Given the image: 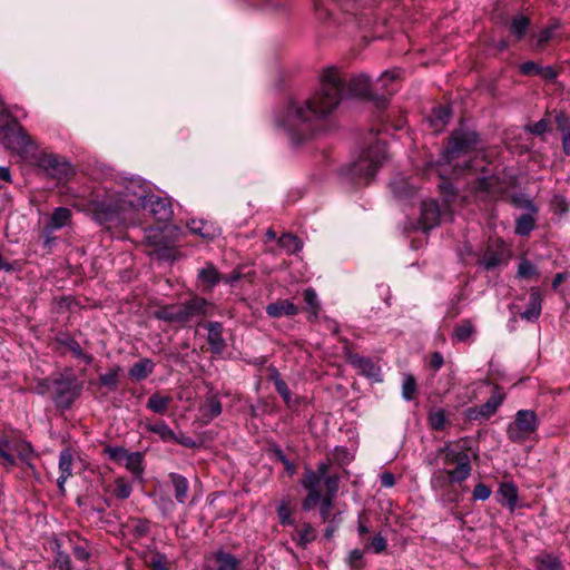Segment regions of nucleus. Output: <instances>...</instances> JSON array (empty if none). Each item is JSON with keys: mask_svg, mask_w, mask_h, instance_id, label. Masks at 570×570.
I'll return each mask as SVG.
<instances>
[{"mask_svg": "<svg viewBox=\"0 0 570 570\" xmlns=\"http://www.w3.org/2000/svg\"><path fill=\"white\" fill-rule=\"evenodd\" d=\"M187 226L193 234L200 236L203 239L212 240L216 237L214 226L202 219H191Z\"/></svg>", "mask_w": 570, "mask_h": 570, "instance_id": "nucleus-28", "label": "nucleus"}, {"mask_svg": "<svg viewBox=\"0 0 570 570\" xmlns=\"http://www.w3.org/2000/svg\"><path fill=\"white\" fill-rule=\"evenodd\" d=\"M502 501L507 503L510 510H514L518 502V489L513 483H502L498 490Z\"/></svg>", "mask_w": 570, "mask_h": 570, "instance_id": "nucleus-35", "label": "nucleus"}, {"mask_svg": "<svg viewBox=\"0 0 570 570\" xmlns=\"http://www.w3.org/2000/svg\"><path fill=\"white\" fill-rule=\"evenodd\" d=\"M156 238L157 235L148 236L149 244L154 246L153 250L150 252V255L159 261H174L176 257L175 247L171 245L163 244L161 242H158Z\"/></svg>", "mask_w": 570, "mask_h": 570, "instance_id": "nucleus-22", "label": "nucleus"}, {"mask_svg": "<svg viewBox=\"0 0 570 570\" xmlns=\"http://www.w3.org/2000/svg\"><path fill=\"white\" fill-rule=\"evenodd\" d=\"M72 454L70 450H62L59 454V470L60 475L71 476L72 475Z\"/></svg>", "mask_w": 570, "mask_h": 570, "instance_id": "nucleus-48", "label": "nucleus"}, {"mask_svg": "<svg viewBox=\"0 0 570 570\" xmlns=\"http://www.w3.org/2000/svg\"><path fill=\"white\" fill-rule=\"evenodd\" d=\"M178 323H187L197 316L212 315L213 305L203 297H193L177 306Z\"/></svg>", "mask_w": 570, "mask_h": 570, "instance_id": "nucleus-9", "label": "nucleus"}, {"mask_svg": "<svg viewBox=\"0 0 570 570\" xmlns=\"http://www.w3.org/2000/svg\"><path fill=\"white\" fill-rule=\"evenodd\" d=\"M131 491L130 484L124 478L116 479L114 493L118 499L125 500L129 498Z\"/></svg>", "mask_w": 570, "mask_h": 570, "instance_id": "nucleus-53", "label": "nucleus"}, {"mask_svg": "<svg viewBox=\"0 0 570 570\" xmlns=\"http://www.w3.org/2000/svg\"><path fill=\"white\" fill-rule=\"evenodd\" d=\"M504 393H501L499 386L495 385L494 391L489 400L479 406L483 420H488L498 411L504 400Z\"/></svg>", "mask_w": 570, "mask_h": 570, "instance_id": "nucleus-24", "label": "nucleus"}, {"mask_svg": "<svg viewBox=\"0 0 570 570\" xmlns=\"http://www.w3.org/2000/svg\"><path fill=\"white\" fill-rule=\"evenodd\" d=\"M126 468L136 476H140L142 468V455L139 452L129 453L126 458Z\"/></svg>", "mask_w": 570, "mask_h": 570, "instance_id": "nucleus-46", "label": "nucleus"}, {"mask_svg": "<svg viewBox=\"0 0 570 570\" xmlns=\"http://www.w3.org/2000/svg\"><path fill=\"white\" fill-rule=\"evenodd\" d=\"M121 209V206L111 205L104 200L95 205L94 217L98 223L104 224L111 220Z\"/></svg>", "mask_w": 570, "mask_h": 570, "instance_id": "nucleus-25", "label": "nucleus"}, {"mask_svg": "<svg viewBox=\"0 0 570 570\" xmlns=\"http://www.w3.org/2000/svg\"><path fill=\"white\" fill-rule=\"evenodd\" d=\"M480 137L475 131L464 128L455 129L449 138L448 146L443 151L444 160L450 164L454 158L462 154H468L476 149Z\"/></svg>", "mask_w": 570, "mask_h": 570, "instance_id": "nucleus-6", "label": "nucleus"}, {"mask_svg": "<svg viewBox=\"0 0 570 570\" xmlns=\"http://www.w3.org/2000/svg\"><path fill=\"white\" fill-rule=\"evenodd\" d=\"M178 308L177 306H166V307H163L160 308L159 311H157L155 313V316L156 318L158 320H161V321H166V322H175V323H178Z\"/></svg>", "mask_w": 570, "mask_h": 570, "instance_id": "nucleus-52", "label": "nucleus"}, {"mask_svg": "<svg viewBox=\"0 0 570 570\" xmlns=\"http://www.w3.org/2000/svg\"><path fill=\"white\" fill-rule=\"evenodd\" d=\"M148 430L159 435V438L165 442H173V440L176 439L175 432L164 421L149 425Z\"/></svg>", "mask_w": 570, "mask_h": 570, "instance_id": "nucleus-43", "label": "nucleus"}, {"mask_svg": "<svg viewBox=\"0 0 570 570\" xmlns=\"http://www.w3.org/2000/svg\"><path fill=\"white\" fill-rule=\"evenodd\" d=\"M385 158V146L379 141L365 150L360 158L352 164L350 173L353 178L358 180L363 179L367 183L374 177Z\"/></svg>", "mask_w": 570, "mask_h": 570, "instance_id": "nucleus-4", "label": "nucleus"}, {"mask_svg": "<svg viewBox=\"0 0 570 570\" xmlns=\"http://www.w3.org/2000/svg\"><path fill=\"white\" fill-rule=\"evenodd\" d=\"M363 556H364V551L361 550V549H354L350 552V556H348V564L353 568V569H361L362 568V559H363Z\"/></svg>", "mask_w": 570, "mask_h": 570, "instance_id": "nucleus-64", "label": "nucleus"}, {"mask_svg": "<svg viewBox=\"0 0 570 570\" xmlns=\"http://www.w3.org/2000/svg\"><path fill=\"white\" fill-rule=\"evenodd\" d=\"M121 367L119 365H115L109 368V371L99 376L100 385L108 389V391H116L119 386V376L121 373Z\"/></svg>", "mask_w": 570, "mask_h": 570, "instance_id": "nucleus-34", "label": "nucleus"}, {"mask_svg": "<svg viewBox=\"0 0 570 570\" xmlns=\"http://www.w3.org/2000/svg\"><path fill=\"white\" fill-rule=\"evenodd\" d=\"M275 389L278 392V394L285 400V402H289L291 400V391L286 384V382L281 379L279 376H276L274 379Z\"/></svg>", "mask_w": 570, "mask_h": 570, "instance_id": "nucleus-60", "label": "nucleus"}, {"mask_svg": "<svg viewBox=\"0 0 570 570\" xmlns=\"http://www.w3.org/2000/svg\"><path fill=\"white\" fill-rule=\"evenodd\" d=\"M537 570H562L561 560L552 554L544 553L535 558Z\"/></svg>", "mask_w": 570, "mask_h": 570, "instance_id": "nucleus-36", "label": "nucleus"}, {"mask_svg": "<svg viewBox=\"0 0 570 570\" xmlns=\"http://www.w3.org/2000/svg\"><path fill=\"white\" fill-rule=\"evenodd\" d=\"M386 539L380 533L364 540L365 550L373 551L374 553H382L386 550Z\"/></svg>", "mask_w": 570, "mask_h": 570, "instance_id": "nucleus-44", "label": "nucleus"}, {"mask_svg": "<svg viewBox=\"0 0 570 570\" xmlns=\"http://www.w3.org/2000/svg\"><path fill=\"white\" fill-rule=\"evenodd\" d=\"M347 362L358 370L360 374L375 382H381V367L370 357H364L357 353L348 352L346 354Z\"/></svg>", "mask_w": 570, "mask_h": 570, "instance_id": "nucleus-10", "label": "nucleus"}, {"mask_svg": "<svg viewBox=\"0 0 570 570\" xmlns=\"http://www.w3.org/2000/svg\"><path fill=\"white\" fill-rule=\"evenodd\" d=\"M535 227V219L532 214H523L515 220V234L528 236Z\"/></svg>", "mask_w": 570, "mask_h": 570, "instance_id": "nucleus-39", "label": "nucleus"}, {"mask_svg": "<svg viewBox=\"0 0 570 570\" xmlns=\"http://www.w3.org/2000/svg\"><path fill=\"white\" fill-rule=\"evenodd\" d=\"M125 197L126 199L124 202L131 207H142L145 209L148 208L151 215L158 222H167L173 216V206L167 198L142 193L137 198L131 199L129 198V188H127Z\"/></svg>", "mask_w": 570, "mask_h": 570, "instance_id": "nucleus-7", "label": "nucleus"}, {"mask_svg": "<svg viewBox=\"0 0 570 570\" xmlns=\"http://www.w3.org/2000/svg\"><path fill=\"white\" fill-rule=\"evenodd\" d=\"M325 488H326V494L331 495V498H335L337 491H338V483L340 479L337 475H326L323 478Z\"/></svg>", "mask_w": 570, "mask_h": 570, "instance_id": "nucleus-58", "label": "nucleus"}, {"mask_svg": "<svg viewBox=\"0 0 570 570\" xmlns=\"http://www.w3.org/2000/svg\"><path fill=\"white\" fill-rule=\"evenodd\" d=\"M240 561L229 552L217 551L206 560V570H238Z\"/></svg>", "mask_w": 570, "mask_h": 570, "instance_id": "nucleus-12", "label": "nucleus"}, {"mask_svg": "<svg viewBox=\"0 0 570 570\" xmlns=\"http://www.w3.org/2000/svg\"><path fill=\"white\" fill-rule=\"evenodd\" d=\"M439 188L444 196L445 203L449 204L455 197V188L450 180L442 178Z\"/></svg>", "mask_w": 570, "mask_h": 570, "instance_id": "nucleus-55", "label": "nucleus"}, {"mask_svg": "<svg viewBox=\"0 0 570 570\" xmlns=\"http://www.w3.org/2000/svg\"><path fill=\"white\" fill-rule=\"evenodd\" d=\"M429 424L432 430L441 431L444 429L446 419H445V412L443 410H436L429 414Z\"/></svg>", "mask_w": 570, "mask_h": 570, "instance_id": "nucleus-51", "label": "nucleus"}, {"mask_svg": "<svg viewBox=\"0 0 570 570\" xmlns=\"http://www.w3.org/2000/svg\"><path fill=\"white\" fill-rule=\"evenodd\" d=\"M344 96L379 99V91L365 75H347L335 66L327 67L321 76V86L309 98L291 101L287 119L293 127L313 129L326 119Z\"/></svg>", "mask_w": 570, "mask_h": 570, "instance_id": "nucleus-1", "label": "nucleus"}, {"mask_svg": "<svg viewBox=\"0 0 570 570\" xmlns=\"http://www.w3.org/2000/svg\"><path fill=\"white\" fill-rule=\"evenodd\" d=\"M442 210L434 199L424 200L421 204L420 224L422 229L429 230L440 224Z\"/></svg>", "mask_w": 570, "mask_h": 570, "instance_id": "nucleus-11", "label": "nucleus"}, {"mask_svg": "<svg viewBox=\"0 0 570 570\" xmlns=\"http://www.w3.org/2000/svg\"><path fill=\"white\" fill-rule=\"evenodd\" d=\"M303 297L306 304L304 309L309 314V320H316L321 311L316 292L312 287H308L303 292Z\"/></svg>", "mask_w": 570, "mask_h": 570, "instance_id": "nucleus-32", "label": "nucleus"}, {"mask_svg": "<svg viewBox=\"0 0 570 570\" xmlns=\"http://www.w3.org/2000/svg\"><path fill=\"white\" fill-rule=\"evenodd\" d=\"M57 344L68 348L76 358L82 360L87 365L94 362V356L82 351L80 344L71 336L67 334H60L56 337Z\"/></svg>", "mask_w": 570, "mask_h": 570, "instance_id": "nucleus-17", "label": "nucleus"}, {"mask_svg": "<svg viewBox=\"0 0 570 570\" xmlns=\"http://www.w3.org/2000/svg\"><path fill=\"white\" fill-rule=\"evenodd\" d=\"M277 514L279 518V522L282 524H293L294 521L292 519V511L289 509L288 502L286 500L281 501L277 508Z\"/></svg>", "mask_w": 570, "mask_h": 570, "instance_id": "nucleus-54", "label": "nucleus"}, {"mask_svg": "<svg viewBox=\"0 0 570 570\" xmlns=\"http://www.w3.org/2000/svg\"><path fill=\"white\" fill-rule=\"evenodd\" d=\"M169 479L174 488L175 499L179 503H185L188 493V481L185 476L178 473H169Z\"/></svg>", "mask_w": 570, "mask_h": 570, "instance_id": "nucleus-30", "label": "nucleus"}, {"mask_svg": "<svg viewBox=\"0 0 570 570\" xmlns=\"http://www.w3.org/2000/svg\"><path fill=\"white\" fill-rule=\"evenodd\" d=\"M171 401L173 399L170 395L154 393L148 399L147 409L158 414H165L168 411Z\"/></svg>", "mask_w": 570, "mask_h": 570, "instance_id": "nucleus-33", "label": "nucleus"}, {"mask_svg": "<svg viewBox=\"0 0 570 570\" xmlns=\"http://www.w3.org/2000/svg\"><path fill=\"white\" fill-rule=\"evenodd\" d=\"M417 392L416 380L412 374H406L402 384V396L406 401H412Z\"/></svg>", "mask_w": 570, "mask_h": 570, "instance_id": "nucleus-47", "label": "nucleus"}, {"mask_svg": "<svg viewBox=\"0 0 570 570\" xmlns=\"http://www.w3.org/2000/svg\"><path fill=\"white\" fill-rule=\"evenodd\" d=\"M333 501H334V498H331V495H324L320 501L321 502L320 514L324 522L330 517V513H331V510L333 507Z\"/></svg>", "mask_w": 570, "mask_h": 570, "instance_id": "nucleus-59", "label": "nucleus"}, {"mask_svg": "<svg viewBox=\"0 0 570 570\" xmlns=\"http://www.w3.org/2000/svg\"><path fill=\"white\" fill-rule=\"evenodd\" d=\"M155 363L150 358H142L129 368V376L136 381L147 379L154 371Z\"/></svg>", "mask_w": 570, "mask_h": 570, "instance_id": "nucleus-27", "label": "nucleus"}, {"mask_svg": "<svg viewBox=\"0 0 570 570\" xmlns=\"http://www.w3.org/2000/svg\"><path fill=\"white\" fill-rule=\"evenodd\" d=\"M46 178L62 181L73 175L71 164L52 153L40 151L31 155L29 160Z\"/></svg>", "mask_w": 570, "mask_h": 570, "instance_id": "nucleus-2", "label": "nucleus"}, {"mask_svg": "<svg viewBox=\"0 0 570 570\" xmlns=\"http://www.w3.org/2000/svg\"><path fill=\"white\" fill-rule=\"evenodd\" d=\"M452 110L450 106H439L433 108L429 121L434 131L440 132L449 124Z\"/></svg>", "mask_w": 570, "mask_h": 570, "instance_id": "nucleus-21", "label": "nucleus"}, {"mask_svg": "<svg viewBox=\"0 0 570 570\" xmlns=\"http://www.w3.org/2000/svg\"><path fill=\"white\" fill-rule=\"evenodd\" d=\"M475 334V326L471 320H462L453 328V340L456 342H468Z\"/></svg>", "mask_w": 570, "mask_h": 570, "instance_id": "nucleus-31", "label": "nucleus"}, {"mask_svg": "<svg viewBox=\"0 0 570 570\" xmlns=\"http://www.w3.org/2000/svg\"><path fill=\"white\" fill-rule=\"evenodd\" d=\"M504 261L503 249H493L488 247L483 256L480 259V264L488 271L494 269L500 266Z\"/></svg>", "mask_w": 570, "mask_h": 570, "instance_id": "nucleus-29", "label": "nucleus"}, {"mask_svg": "<svg viewBox=\"0 0 570 570\" xmlns=\"http://www.w3.org/2000/svg\"><path fill=\"white\" fill-rule=\"evenodd\" d=\"M266 313L271 317L295 316L298 307L288 299H279L266 306Z\"/></svg>", "mask_w": 570, "mask_h": 570, "instance_id": "nucleus-19", "label": "nucleus"}, {"mask_svg": "<svg viewBox=\"0 0 570 570\" xmlns=\"http://www.w3.org/2000/svg\"><path fill=\"white\" fill-rule=\"evenodd\" d=\"M534 276H538V269L535 265L528 259H522L518 266L517 277L523 279Z\"/></svg>", "mask_w": 570, "mask_h": 570, "instance_id": "nucleus-49", "label": "nucleus"}, {"mask_svg": "<svg viewBox=\"0 0 570 570\" xmlns=\"http://www.w3.org/2000/svg\"><path fill=\"white\" fill-rule=\"evenodd\" d=\"M71 219V210L66 207H58L52 213L48 224L47 229L49 232L60 229L69 224Z\"/></svg>", "mask_w": 570, "mask_h": 570, "instance_id": "nucleus-26", "label": "nucleus"}, {"mask_svg": "<svg viewBox=\"0 0 570 570\" xmlns=\"http://www.w3.org/2000/svg\"><path fill=\"white\" fill-rule=\"evenodd\" d=\"M438 456H444V465L456 464L455 469H451L452 480L464 481L471 474L470 456L463 451H454L449 445H444L436 451Z\"/></svg>", "mask_w": 570, "mask_h": 570, "instance_id": "nucleus-8", "label": "nucleus"}, {"mask_svg": "<svg viewBox=\"0 0 570 570\" xmlns=\"http://www.w3.org/2000/svg\"><path fill=\"white\" fill-rule=\"evenodd\" d=\"M400 72L397 70H390L382 73L374 85V89L379 91L377 100H386L389 96L393 94V89H389V86L399 79Z\"/></svg>", "mask_w": 570, "mask_h": 570, "instance_id": "nucleus-23", "label": "nucleus"}, {"mask_svg": "<svg viewBox=\"0 0 570 570\" xmlns=\"http://www.w3.org/2000/svg\"><path fill=\"white\" fill-rule=\"evenodd\" d=\"M0 445L10 454H12L11 452H16L22 462L30 465L29 461L33 454V448L29 442L19 441L16 443H11L8 439H2L0 440Z\"/></svg>", "mask_w": 570, "mask_h": 570, "instance_id": "nucleus-18", "label": "nucleus"}, {"mask_svg": "<svg viewBox=\"0 0 570 570\" xmlns=\"http://www.w3.org/2000/svg\"><path fill=\"white\" fill-rule=\"evenodd\" d=\"M106 454L112 461L119 462L127 458L129 454L122 446H108L105 449Z\"/></svg>", "mask_w": 570, "mask_h": 570, "instance_id": "nucleus-57", "label": "nucleus"}, {"mask_svg": "<svg viewBox=\"0 0 570 570\" xmlns=\"http://www.w3.org/2000/svg\"><path fill=\"white\" fill-rule=\"evenodd\" d=\"M323 478L320 473L314 472L311 468H305V472L303 479L301 480V484L307 491H320L318 487L322 482Z\"/></svg>", "mask_w": 570, "mask_h": 570, "instance_id": "nucleus-42", "label": "nucleus"}, {"mask_svg": "<svg viewBox=\"0 0 570 570\" xmlns=\"http://www.w3.org/2000/svg\"><path fill=\"white\" fill-rule=\"evenodd\" d=\"M539 419L532 410H519L513 422L507 426V436L514 443H523L537 432Z\"/></svg>", "mask_w": 570, "mask_h": 570, "instance_id": "nucleus-5", "label": "nucleus"}, {"mask_svg": "<svg viewBox=\"0 0 570 570\" xmlns=\"http://www.w3.org/2000/svg\"><path fill=\"white\" fill-rule=\"evenodd\" d=\"M530 27V19L524 16L515 17L510 24V32L517 40H521Z\"/></svg>", "mask_w": 570, "mask_h": 570, "instance_id": "nucleus-41", "label": "nucleus"}, {"mask_svg": "<svg viewBox=\"0 0 570 570\" xmlns=\"http://www.w3.org/2000/svg\"><path fill=\"white\" fill-rule=\"evenodd\" d=\"M461 481L452 480L450 471L446 469L438 470L431 478V485L433 489H445L453 483H460Z\"/></svg>", "mask_w": 570, "mask_h": 570, "instance_id": "nucleus-38", "label": "nucleus"}, {"mask_svg": "<svg viewBox=\"0 0 570 570\" xmlns=\"http://www.w3.org/2000/svg\"><path fill=\"white\" fill-rule=\"evenodd\" d=\"M558 23L543 29L538 36V47L543 48L553 37V30L558 28Z\"/></svg>", "mask_w": 570, "mask_h": 570, "instance_id": "nucleus-62", "label": "nucleus"}, {"mask_svg": "<svg viewBox=\"0 0 570 570\" xmlns=\"http://www.w3.org/2000/svg\"><path fill=\"white\" fill-rule=\"evenodd\" d=\"M490 494H491V489L483 483H479L474 487L472 497L474 500L484 501V500L489 499Z\"/></svg>", "mask_w": 570, "mask_h": 570, "instance_id": "nucleus-63", "label": "nucleus"}, {"mask_svg": "<svg viewBox=\"0 0 570 570\" xmlns=\"http://www.w3.org/2000/svg\"><path fill=\"white\" fill-rule=\"evenodd\" d=\"M542 295L538 287L530 288L529 303L524 312L520 314L522 320L534 322L541 315Z\"/></svg>", "mask_w": 570, "mask_h": 570, "instance_id": "nucleus-16", "label": "nucleus"}, {"mask_svg": "<svg viewBox=\"0 0 570 570\" xmlns=\"http://www.w3.org/2000/svg\"><path fill=\"white\" fill-rule=\"evenodd\" d=\"M56 393L55 402L57 406L68 409L76 397L73 382L69 379H58L55 381Z\"/></svg>", "mask_w": 570, "mask_h": 570, "instance_id": "nucleus-13", "label": "nucleus"}, {"mask_svg": "<svg viewBox=\"0 0 570 570\" xmlns=\"http://www.w3.org/2000/svg\"><path fill=\"white\" fill-rule=\"evenodd\" d=\"M316 539V532L309 523H305L298 532L297 544L305 548L308 543Z\"/></svg>", "mask_w": 570, "mask_h": 570, "instance_id": "nucleus-50", "label": "nucleus"}, {"mask_svg": "<svg viewBox=\"0 0 570 570\" xmlns=\"http://www.w3.org/2000/svg\"><path fill=\"white\" fill-rule=\"evenodd\" d=\"M223 411L222 402L218 397V393L209 392L207 393L205 401L199 406V413L204 423H209L215 417L219 416Z\"/></svg>", "mask_w": 570, "mask_h": 570, "instance_id": "nucleus-14", "label": "nucleus"}, {"mask_svg": "<svg viewBox=\"0 0 570 570\" xmlns=\"http://www.w3.org/2000/svg\"><path fill=\"white\" fill-rule=\"evenodd\" d=\"M391 188L393 194L399 198H407L411 197L414 193L412 186L404 179H395L391 183Z\"/></svg>", "mask_w": 570, "mask_h": 570, "instance_id": "nucleus-45", "label": "nucleus"}, {"mask_svg": "<svg viewBox=\"0 0 570 570\" xmlns=\"http://www.w3.org/2000/svg\"><path fill=\"white\" fill-rule=\"evenodd\" d=\"M146 564L150 570H169L170 561L166 554L158 551L150 552L146 558Z\"/></svg>", "mask_w": 570, "mask_h": 570, "instance_id": "nucleus-37", "label": "nucleus"}, {"mask_svg": "<svg viewBox=\"0 0 570 570\" xmlns=\"http://www.w3.org/2000/svg\"><path fill=\"white\" fill-rule=\"evenodd\" d=\"M198 279L203 285V291H212L223 278L214 264L207 263L198 272Z\"/></svg>", "mask_w": 570, "mask_h": 570, "instance_id": "nucleus-20", "label": "nucleus"}, {"mask_svg": "<svg viewBox=\"0 0 570 570\" xmlns=\"http://www.w3.org/2000/svg\"><path fill=\"white\" fill-rule=\"evenodd\" d=\"M1 135L7 148L28 161L31 159V155L37 153L35 140L17 119H12V125H1Z\"/></svg>", "mask_w": 570, "mask_h": 570, "instance_id": "nucleus-3", "label": "nucleus"}, {"mask_svg": "<svg viewBox=\"0 0 570 570\" xmlns=\"http://www.w3.org/2000/svg\"><path fill=\"white\" fill-rule=\"evenodd\" d=\"M278 244L286 249L288 254H295L303 248V242L293 234H283L278 238Z\"/></svg>", "mask_w": 570, "mask_h": 570, "instance_id": "nucleus-40", "label": "nucleus"}, {"mask_svg": "<svg viewBox=\"0 0 570 570\" xmlns=\"http://www.w3.org/2000/svg\"><path fill=\"white\" fill-rule=\"evenodd\" d=\"M208 331L207 342L213 354H220L226 343L223 337V325L219 322H209L205 326Z\"/></svg>", "mask_w": 570, "mask_h": 570, "instance_id": "nucleus-15", "label": "nucleus"}, {"mask_svg": "<svg viewBox=\"0 0 570 570\" xmlns=\"http://www.w3.org/2000/svg\"><path fill=\"white\" fill-rule=\"evenodd\" d=\"M55 567L57 570H72L70 557L63 552H58Z\"/></svg>", "mask_w": 570, "mask_h": 570, "instance_id": "nucleus-61", "label": "nucleus"}, {"mask_svg": "<svg viewBox=\"0 0 570 570\" xmlns=\"http://www.w3.org/2000/svg\"><path fill=\"white\" fill-rule=\"evenodd\" d=\"M322 499L320 491H307V495L302 502V509L308 511L313 509Z\"/></svg>", "mask_w": 570, "mask_h": 570, "instance_id": "nucleus-56", "label": "nucleus"}]
</instances>
